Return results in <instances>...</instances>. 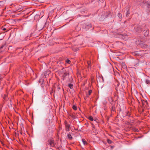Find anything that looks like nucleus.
<instances>
[{
    "label": "nucleus",
    "mask_w": 150,
    "mask_h": 150,
    "mask_svg": "<svg viewBox=\"0 0 150 150\" xmlns=\"http://www.w3.org/2000/svg\"><path fill=\"white\" fill-rule=\"evenodd\" d=\"M117 16L120 19H121V18L122 17V15L120 13H118Z\"/></svg>",
    "instance_id": "obj_7"
},
{
    "label": "nucleus",
    "mask_w": 150,
    "mask_h": 150,
    "mask_svg": "<svg viewBox=\"0 0 150 150\" xmlns=\"http://www.w3.org/2000/svg\"><path fill=\"white\" fill-rule=\"evenodd\" d=\"M3 30H6V28H3Z\"/></svg>",
    "instance_id": "obj_20"
},
{
    "label": "nucleus",
    "mask_w": 150,
    "mask_h": 150,
    "mask_svg": "<svg viewBox=\"0 0 150 150\" xmlns=\"http://www.w3.org/2000/svg\"><path fill=\"white\" fill-rule=\"evenodd\" d=\"M68 138L70 139H71L72 137L71 134H69L67 135Z\"/></svg>",
    "instance_id": "obj_6"
},
{
    "label": "nucleus",
    "mask_w": 150,
    "mask_h": 150,
    "mask_svg": "<svg viewBox=\"0 0 150 150\" xmlns=\"http://www.w3.org/2000/svg\"><path fill=\"white\" fill-rule=\"evenodd\" d=\"M69 87L70 88L72 89V88H73V86L72 84L70 83L69 85Z\"/></svg>",
    "instance_id": "obj_8"
},
{
    "label": "nucleus",
    "mask_w": 150,
    "mask_h": 150,
    "mask_svg": "<svg viewBox=\"0 0 150 150\" xmlns=\"http://www.w3.org/2000/svg\"><path fill=\"white\" fill-rule=\"evenodd\" d=\"M82 142L84 145H85L86 144H87L85 140L84 139H82Z\"/></svg>",
    "instance_id": "obj_4"
},
{
    "label": "nucleus",
    "mask_w": 150,
    "mask_h": 150,
    "mask_svg": "<svg viewBox=\"0 0 150 150\" xmlns=\"http://www.w3.org/2000/svg\"><path fill=\"white\" fill-rule=\"evenodd\" d=\"M73 109L74 110H77V107L75 105H73L72 107Z\"/></svg>",
    "instance_id": "obj_9"
},
{
    "label": "nucleus",
    "mask_w": 150,
    "mask_h": 150,
    "mask_svg": "<svg viewBox=\"0 0 150 150\" xmlns=\"http://www.w3.org/2000/svg\"><path fill=\"white\" fill-rule=\"evenodd\" d=\"M88 119L91 121H93V117L91 116H89L88 117Z\"/></svg>",
    "instance_id": "obj_5"
},
{
    "label": "nucleus",
    "mask_w": 150,
    "mask_h": 150,
    "mask_svg": "<svg viewBox=\"0 0 150 150\" xmlns=\"http://www.w3.org/2000/svg\"><path fill=\"white\" fill-rule=\"evenodd\" d=\"M50 145L51 146H54V141L51 139H50L49 141Z\"/></svg>",
    "instance_id": "obj_1"
},
{
    "label": "nucleus",
    "mask_w": 150,
    "mask_h": 150,
    "mask_svg": "<svg viewBox=\"0 0 150 150\" xmlns=\"http://www.w3.org/2000/svg\"><path fill=\"white\" fill-rule=\"evenodd\" d=\"M97 81L98 82H103L104 81L103 79V77H99L97 78Z\"/></svg>",
    "instance_id": "obj_3"
},
{
    "label": "nucleus",
    "mask_w": 150,
    "mask_h": 150,
    "mask_svg": "<svg viewBox=\"0 0 150 150\" xmlns=\"http://www.w3.org/2000/svg\"><path fill=\"white\" fill-rule=\"evenodd\" d=\"M146 83L148 84L149 83L150 81L149 80H146Z\"/></svg>",
    "instance_id": "obj_14"
},
{
    "label": "nucleus",
    "mask_w": 150,
    "mask_h": 150,
    "mask_svg": "<svg viewBox=\"0 0 150 150\" xmlns=\"http://www.w3.org/2000/svg\"><path fill=\"white\" fill-rule=\"evenodd\" d=\"M107 141L110 144H111V143L112 142L109 139H107Z\"/></svg>",
    "instance_id": "obj_10"
},
{
    "label": "nucleus",
    "mask_w": 150,
    "mask_h": 150,
    "mask_svg": "<svg viewBox=\"0 0 150 150\" xmlns=\"http://www.w3.org/2000/svg\"><path fill=\"white\" fill-rule=\"evenodd\" d=\"M88 26H89V28H90L91 27V24H89Z\"/></svg>",
    "instance_id": "obj_16"
},
{
    "label": "nucleus",
    "mask_w": 150,
    "mask_h": 150,
    "mask_svg": "<svg viewBox=\"0 0 150 150\" xmlns=\"http://www.w3.org/2000/svg\"><path fill=\"white\" fill-rule=\"evenodd\" d=\"M5 45H4L0 47V49H2L3 47L5 46Z\"/></svg>",
    "instance_id": "obj_15"
},
{
    "label": "nucleus",
    "mask_w": 150,
    "mask_h": 150,
    "mask_svg": "<svg viewBox=\"0 0 150 150\" xmlns=\"http://www.w3.org/2000/svg\"><path fill=\"white\" fill-rule=\"evenodd\" d=\"M146 33H147V34L146 35H148V34L149 33V31H146Z\"/></svg>",
    "instance_id": "obj_19"
},
{
    "label": "nucleus",
    "mask_w": 150,
    "mask_h": 150,
    "mask_svg": "<svg viewBox=\"0 0 150 150\" xmlns=\"http://www.w3.org/2000/svg\"><path fill=\"white\" fill-rule=\"evenodd\" d=\"M92 92V91L91 90H90L88 91V95H90Z\"/></svg>",
    "instance_id": "obj_12"
},
{
    "label": "nucleus",
    "mask_w": 150,
    "mask_h": 150,
    "mask_svg": "<svg viewBox=\"0 0 150 150\" xmlns=\"http://www.w3.org/2000/svg\"><path fill=\"white\" fill-rule=\"evenodd\" d=\"M129 10H128L126 12V16L127 17L128 16V15L129 14Z\"/></svg>",
    "instance_id": "obj_11"
},
{
    "label": "nucleus",
    "mask_w": 150,
    "mask_h": 150,
    "mask_svg": "<svg viewBox=\"0 0 150 150\" xmlns=\"http://www.w3.org/2000/svg\"><path fill=\"white\" fill-rule=\"evenodd\" d=\"M100 2H102L103 1V0H99Z\"/></svg>",
    "instance_id": "obj_18"
},
{
    "label": "nucleus",
    "mask_w": 150,
    "mask_h": 150,
    "mask_svg": "<svg viewBox=\"0 0 150 150\" xmlns=\"http://www.w3.org/2000/svg\"><path fill=\"white\" fill-rule=\"evenodd\" d=\"M65 126L66 130L67 131H69L70 127V125L67 124V123H66Z\"/></svg>",
    "instance_id": "obj_2"
},
{
    "label": "nucleus",
    "mask_w": 150,
    "mask_h": 150,
    "mask_svg": "<svg viewBox=\"0 0 150 150\" xmlns=\"http://www.w3.org/2000/svg\"><path fill=\"white\" fill-rule=\"evenodd\" d=\"M148 6V7H149L150 6V5H149Z\"/></svg>",
    "instance_id": "obj_21"
},
{
    "label": "nucleus",
    "mask_w": 150,
    "mask_h": 150,
    "mask_svg": "<svg viewBox=\"0 0 150 150\" xmlns=\"http://www.w3.org/2000/svg\"><path fill=\"white\" fill-rule=\"evenodd\" d=\"M66 62L68 64H69L70 62V61L69 60H67L66 61Z\"/></svg>",
    "instance_id": "obj_13"
},
{
    "label": "nucleus",
    "mask_w": 150,
    "mask_h": 150,
    "mask_svg": "<svg viewBox=\"0 0 150 150\" xmlns=\"http://www.w3.org/2000/svg\"><path fill=\"white\" fill-rule=\"evenodd\" d=\"M73 50H74V51H77V50H78V48H76V49L75 50H74V49H73Z\"/></svg>",
    "instance_id": "obj_17"
}]
</instances>
